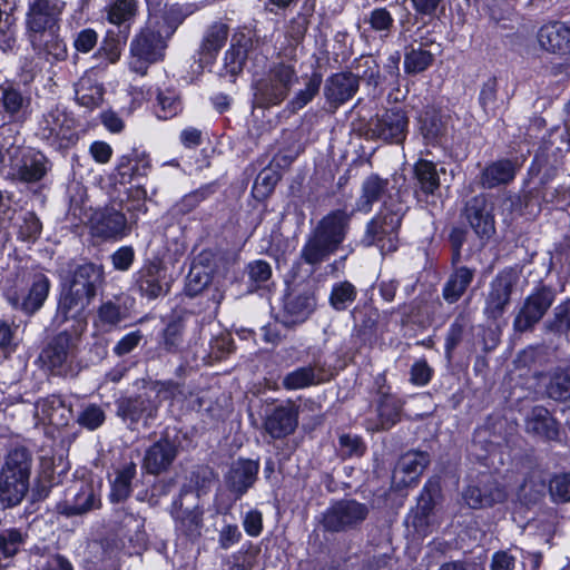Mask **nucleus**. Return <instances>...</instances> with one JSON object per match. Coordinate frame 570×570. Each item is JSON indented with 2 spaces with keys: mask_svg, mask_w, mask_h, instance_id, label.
I'll return each instance as SVG.
<instances>
[{
  "mask_svg": "<svg viewBox=\"0 0 570 570\" xmlns=\"http://www.w3.org/2000/svg\"><path fill=\"white\" fill-rule=\"evenodd\" d=\"M352 214L335 209L325 215L307 237L301 249V258L313 266L326 261L344 242Z\"/></svg>",
  "mask_w": 570,
  "mask_h": 570,
  "instance_id": "f257e3e1",
  "label": "nucleus"
},
{
  "mask_svg": "<svg viewBox=\"0 0 570 570\" xmlns=\"http://www.w3.org/2000/svg\"><path fill=\"white\" fill-rule=\"evenodd\" d=\"M298 82L297 71L291 62H273L268 70L253 81V102L258 108L279 106Z\"/></svg>",
  "mask_w": 570,
  "mask_h": 570,
  "instance_id": "f03ea898",
  "label": "nucleus"
},
{
  "mask_svg": "<svg viewBox=\"0 0 570 570\" xmlns=\"http://www.w3.org/2000/svg\"><path fill=\"white\" fill-rule=\"evenodd\" d=\"M32 459L24 448L8 453L0 470V502L12 508L22 502L29 491Z\"/></svg>",
  "mask_w": 570,
  "mask_h": 570,
  "instance_id": "7ed1b4c3",
  "label": "nucleus"
},
{
  "mask_svg": "<svg viewBox=\"0 0 570 570\" xmlns=\"http://www.w3.org/2000/svg\"><path fill=\"white\" fill-rule=\"evenodd\" d=\"M51 287L48 276L37 269H23L16 274L4 295L14 308L33 314L45 304Z\"/></svg>",
  "mask_w": 570,
  "mask_h": 570,
  "instance_id": "20e7f679",
  "label": "nucleus"
},
{
  "mask_svg": "<svg viewBox=\"0 0 570 570\" xmlns=\"http://www.w3.org/2000/svg\"><path fill=\"white\" fill-rule=\"evenodd\" d=\"M405 209L401 203H385L367 223L362 242L366 246L376 245L382 254L396 250L399 228Z\"/></svg>",
  "mask_w": 570,
  "mask_h": 570,
  "instance_id": "39448f33",
  "label": "nucleus"
},
{
  "mask_svg": "<svg viewBox=\"0 0 570 570\" xmlns=\"http://www.w3.org/2000/svg\"><path fill=\"white\" fill-rule=\"evenodd\" d=\"M6 145L8 177L22 183H38L51 169L49 159L41 151L19 144L17 138L10 144L4 141L3 146Z\"/></svg>",
  "mask_w": 570,
  "mask_h": 570,
  "instance_id": "423d86ee",
  "label": "nucleus"
},
{
  "mask_svg": "<svg viewBox=\"0 0 570 570\" xmlns=\"http://www.w3.org/2000/svg\"><path fill=\"white\" fill-rule=\"evenodd\" d=\"M167 37L149 19L147 26L132 39L130 52L134 60L131 69L144 75L148 63L163 59L167 47Z\"/></svg>",
  "mask_w": 570,
  "mask_h": 570,
  "instance_id": "0eeeda50",
  "label": "nucleus"
},
{
  "mask_svg": "<svg viewBox=\"0 0 570 570\" xmlns=\"http://www.w3.org/2000/svg\"><path fill=\"white\" fill-rule=\"evenodd\" d=\"M66 3L62 0H27L26 35L37 42L45 31L58 30Z\"/></svg>",
  "mask_w": 570,
  "mask_h": 570,
  "instance_id": "6e6552de",
  "label": "nucleus"
},
{
  "mask_svg": "<svg viewBox=\"0 0 570 570\" xmlns=\"http://www.w3.org/2000/svg\"><path fill=\"white\" fill-rule=\"evenodd\" d=\"M204 511L199 505L197 492L183 489L179 498L174 501L171 517L175 520V529L185 538L194 541L202 535Z\"/></svg>",
  "mask_w": 570,
  "mask_h": 570,
  "instance_id": "1a4fd4ad",
  "label": "nucleus"
},
{
  "mask_svg": "<svg viewBox=\"0 0 570 570\" xmlns=\"http://www.w3.org/2000/svg\"><path fill=\"white\" fill-rule=\"evenodd\" d=\"M116 414L131 431L148 428L156 419L158 403L147 394L122 396L116 401Z\"/></svg>",
  "mask_w": 570,
  "mask_h": 570,
  "instance_id": "9d476101",
  "label": "nucleus"
},
{
  "mask_svg": "<svg viewBox=\"0 0 570 570\" xmlns=\"http://www.w3.org/2000/svg\"><path fill=\"white\" fill-rule=\"evenodd\" d=\"M520 279L521 271L518 267L504 268L492 279L484 306V314L489 318L498 320L505 313Z\"/></svg>",
  "mask_w": 570,
  "mask_h": 570,
  "instance_id": "9b49d317",
  "label": "nucleus"
},
{
  "mask_svg": "<svg viewBox=\"0 0 570 570\" xmlns=\"http://www.w3.org/2000/svg\"><path fill=\"white\" fill-rule=\"evenodd\" d=\"M368 514L366 504L354 499L333 503L322 517V525L328 532H345L357 528Z\"/></svg>",
  "mask_w": 570,
  "mask_h": 570,
  "instance_id": "f8f14e48",
  "label": "nucleus"
},
{
  "mask_svg": "<svg viewBox=\"0 0 570 570\" xmlns=\"http://www.w3.org/2000/svg\"><path fill=\"white\" fill-rule=\"evenodd\" d=\"M78 334L61 332L56 335L41 353L43 364L56 375L71 371L78 351Z\"/></svg>",
  "mask_w": 570,
  "mask_h": 570,
  "instance_id": "ddd939ff",
  "label": "nucleus"
},
{
  "mask_svg": "<svg viewBox=\"0 0 570 570\" xmlns=\"http://www.w3.org/2000/svg\"><path fill=\"white\" fill-rule=\"evenodd\" d=\"M554 302V292L548 286L535 288L523 302L513 321V328L523 333L531 330L546 315Z\"/></svg>",
  "mask_w": 570,
  "mask_h": 570,
  "instance_id": "4468645a",
  "label": "nucleus"
},
{
  "mask_svg": "<svg viewBox=\"0 0 570 570\" xmlns=\"http://www.w3.org/2000/svg\"><path fill=\"white\" fill-rule=\"evenodd\" d=\"M407 126L409 118L405 111L400 107H393L372 118L367 131L372 137L400 144L405 139Z\"/></svg>",
  "mask_w": 570,
  "mask_h": 570,
  "instance_id": "2eb2a0df",
  "label": "nucleus"
},
{
  "mask_svg": "<svg viewBox=\"0 0 570 570\" xmlns=\"http://www.w3.org/2000/svg\"><path fill=\"white\" fill-rule=\"evenodd\" d=\"M390 189L389 178H382L377 174L368 175L361 184L353 213L368 214L376 203H382V206H385V203H401L391 195Z\"/></svg>",
  "mask_w": 570,
  "mask_h": 570,
  "instance_id": "dca6fc26",
  "label": "nucleus"
},
{
  "mask_svg": "<svg viewBox=\"0 0 570 570\" xmlns=\"http://www.w3.org/2000/svg\"><path fill=\"white\" fill-rule=\"evenodd\" d=\"M101 505L100 497L89 483H80L79 487L70 488L65 500L56 505L59 514L65 517L82 515Z\"/></svg>",
  "mask_w": 570,
  "mask_h": 570,
  "instance_id": "f3484780",
  "label": "nucleus"
},
{
  "mask_svg": "<svg viewBox=\"0 0 570 570\" xmlns=\"http://www.w3.org/2000/svg\"><path fill=\"white\" fill-rule=\"evenodd\" d=\"M508 493L497 480L488 476L463 491V500L471 509H485L503 503Z\"/></svg>",
  "mask_w": 570,
  "mask_h": 570,
  "instance_id": "a211bd4d",
  "label": "nucleus"
},
{
  "mask_svg": "<svg viewBox=\"0 0 570 570\" xmlns=\"http://www.w3.org/2000/svg\"><path fill=\"white\" fill-rule=\"evenodd\" d=\"M316 307L315 291L306 287L303 291H292L285 298L282 322L294 326L305 322Z\"/></svg>",
  "mask_w": 570,
  "mask_h": 570,
  "instance_id": "6ab92c4d",
  "label": "nucleus"
},
{
  "mask_svg": "<svg viewBox=\"0 0 570 570\" xmlns=\"http://www.w3.org/2000/svg\"><path fill=\"white\" fill-rule=\"evenodd\" d=\"M179 444L176 440L168 436H161L150 445L142 460V468L149 474H159L169 469L177 458Z\"/></svg>",
  "mask_w": 570,
  "mask_h": 570,
  "instance_id": "aec40b11",
  "label": "nucleus"
},
{
  "mask_svg": "<svg viewBox=\"0 0 570 570\" xmlns=\"http://www.w3.org/2000/svg\"><path fill=\"white\" fill-rule=\"evenodd\" d=\"M91 301L92 298L85 294L79 292L76 294V291L68 287L65 288L58 303L56 321L62 324L69 320H73L77 322V330L82 331L86 325L85 311Z\"/></svg>",
  "mask_w": 570,
  "mask_h": 570,
  "instance_id": "412c9836",
  "label": "nucleus"
},
{
  "mask_svg": "<svg viewBox=\"0 0 570 570\" xmlns=\"http://www.w3.org/2000/svg\"><path fill=\"white\" fill-rule=\"evenodd\" d=\"M537 39L540 48L550 53H570V22L549 21L540 27Z\"/></svg>",
  "mask_w": 570,
  "mask_h": 570,
  "instance_id": "4be33fe9",
  "label": "nucleus"
},
{
  "mask_svg": "<svg viewBox=\"0 0 570 570\" xmlns=\"http://www.w3.org/2000/svg\"><path fill=\"white\" fill-rule=\"evenodd\" d=\"M358 90V82L353 72H337L325 80L324 97L328 106L336 110L347 102Z\"/></svg>",
  "mask_w": 570,
  "mask_h": 570,
  "instance_id": "5701e85b",
  "label": "nucleus"
},
{
  "mask_svg": "<svg viewBox=\"0 0 570 570\" xmlns=\"http://www.w3.org/2000/svg\"><path fill=\"white\" fill-rule=\"evenodd\" d=\"M258 471V461L238 459L232 463L225 481L227 488L235 493L236 499H240L254 485Z\"/></svg>",
  "mask_w": 570,
  "mask_h": 570,
  "instance_id": "b1692460",
  "label": "nucleus"
},
{
  "mask_svg": "<svg viewBox=\"0 0 570 570\" xmlns=\"http://www.w3.org/2000/svg\"><path fill=\"white\" fill-rule=\"evenodd\" d=\"M524 430L528 434L543 441H554L559 438L558 421L550 411L542 405H535L527 412L524 416Z\"/></svg>",
  "mask_w": 570,
  "mask_h": 570,
  "instance_id": "393cba45",
  "label": "nucleus"
},
{
  "mask_svg": "<svg viewBox=\"0 0 570 570\" xmlns=\"http://www.w3.org/2000/svg\"><path fill=\"white\" fill-rule=\"evenodd\" d=\"M465 216L479 237L488 238L494 233L492 205L484 195H478L466 203Z\"/></svg>",
  "mask_w": 570,
  "mask_h": 570,
  "instance_id": "a878e982",
  "label": "nucleus"
},
{
  "mask_svg": "<svg viewBox=\"0 0 570 570\" xmlns=\"http://www.w3.org/2000/svg\"><path fill=\"white\" fill-rule=\"evenodd\" d=\"M429 463V453L423 451L406 452L399 459L393 471V479L399 485H411L417 481Z\"/></svg>",
  "mask_w": 570,
  "mask_h": 570,
  "instance_id": "bb28decb",
  "label": "nucleus"
},
{
  "mask_svg": "<svg viewBox=\"0 0 570 570\" xmlns=\"http://www.w3.org/2000/svg\"><path fill=\"white\" fill-rule=\"evenodd\" d=\"M71 120L60 110H52L45 115L39 127V135L42 139L51 144H58L59 147L65 142H70L75 138V132L70 126Z\"/></svg>",
  "mask_w": 570,
  "mask_h": 570,
  "instance_id": "cd10ccee",
  "label": "nucleus"
},
{
  "mask_svg": "<svg viewBox=\"0 0 570 570\" xmlns=\"http://www.w3.org/2000/svg\"><path fill=\"white\" fill-rule=\"evenodd\" d=\"M127 220L124 214L107 209L97 213L91 222V232L102 239H116L125 236Z\"/></svg>",
  "mask_w": 570,
  "mask_h": 570,
  "instance_id": "c85d7f7f",
  "label": "nucleus"
},
{
  "mask_svg": "<svg viewBox=\"0 0 570 570\" xmlns=\"http://www.w3.org/2000/svg\"><path fill=\"white\" fill-rule=\"evenodd\" d=\"M298 423V412L293 404L282 405L265 420V430L274 439L284 438L293 433Z\"/></svg>",
  "mask_w": 570,
  "mask_h": 570,
  "instance_id": "c756f323",
  "label": "nucleus"
},
{
  "mask_svg": "<svg viewBox=\"0 0 570 570\" xmlns=\"http://www.w3.org/2000/svg\"><path fill=\"white\" fill-rule=\"evenodd\" d=\"M102 282V269L92 263L78 265L72 272L68 288L85 294L91 298L96 296L97 287Z\"/></svg>",
  "mask_w": 570,
  "mask_h": 570,
  "instance_id": "7c9ffc66",
  "label": "nucleus"
},
{
  "mask_svg": "<svg viewBox=\"0 0 570 570\" xmlns=\"http://www.w3.org/2000/svg\"><path fill=\"white\" fill-rule=\"evenodd\" d=\"M327 379L328 373L325 367L320 363H314L287 373L284 376L282 384L286 390L292 391L323 383Z\"/></svg>",
  "mask_w": 570,
  "mask_h": 570,
  "instance_id": "2f4dec72",
  "label": "nucleus"
},
{
  "mask_svg": "<svg viewBox=\"0 0 570 570\" xmlns=\"http://www.w3.org/2000/svg\"><path fill=\"white\" fill-rule=\"evenodd\" d=\"M31 98L11 82L0 85V108L11 118H22L30 106Z\"/></svg>",
  "mask_w": 570,
  "mask_h": 570,
  "instance_id": "473e14b6",
  "label": "nucleus"
},
{
  "mask_svg": "<svg viewBox=\"0 0 570 570\" xmlns=\"http://www.w3.org/2000/svg\"><path fill=\"white\" fill-rule=\"evenodd\" d=\"M228 32V26L223 22H215L206 29L198 51L202 62L210 63L215 60L227 41Z\"/></svg>",
  "mask_w": 570,
  "mask_h": 570,
  "instance_id": "72a5a7b5",
  "label": "nucleus"
},
{
  "mask_svg": "<svg viewBox=\"0 0 570 570\" xmlns=\"http://www.w3.org/2000/svg\"><path fill=\"white\" fill-rule=\"evenodd\" d=\"M164 279V267L160 263L151 262L138 272L137 283L142 295L148 298H156L165 292Z\"/></svg>",
  "mask_w": 570,
  "mask_h": 570,
  "instance_id": "f704fd0d",
  "label": "nucleus"
},
{
  "mask_svg": "<svg viewBox=\"0 0 570 570\" xmlns=\"http://www.w3.org/2000/svg\"><path fill=\"white\" fill-rule=\"evenodd\" d=\"M403 407L402 401L395 395L384 394L377 405L379 422L368 425L367 429L372 431L389 430L401 417V411Z\"/></svg>",
  "mask_w": 570,
  "mask_h": 570,
  "instance_id": "c9c22d12",
  "label": "nucleus"
},
{
  "mask_svg": "<svg viewBox=\"0 0 570 570\" xmlns=\"http://www.w3.org/2000/svg\"><path fill=\"white\" fill-rule=\"evenodd\" d=\"M474 278V269L461 266L455 268L449 276L443 287V298L453 304L458 302L465 293Z\"/></svg>",
  "mask_w": 570,
  "mask_h": 570,
  "instance_id": "e433bc0d",
  "label": "nucleus"
},
{
  "mask_svg": "<svg viewBox=\"0 0 570 570\" xmlns=\"http://www.w3.org/2000/svg\"><path fill=\"white\" fill-rule=\"evenodd\" d=\"M149 168V157L145 153L132 150L131 154L121 157L117 170L121 183H129L136 177L147 176Z\"/></svg>",
  "mask_w": 570,
  "mask_h": 570,
  "instance_id": "4c0bfd02",
  "label": "nucleus"
},
{
  "mask_svg": "<svg viewBox=\"0 0 570 570\" xmlns=\"http://www.w3.org/2000/svg\"><path fill=\"white\" fill-rule=\"evenodd\" d=\"M414 175L416 179L417 196L423 194L425 196L434 195L440 188V177L436 170V165L426 159H420L414 165Z\"/></svg>",
  "mask_w": 570,
  "mask_h": 570,
  "instance_id": "58836bf2",
  "label": "nucleus"
},
{
  "mask_svg": "<svg viewBox=\"0 0 570 570\" xmlns=\"http://www.w3.org/2000/svg\"><path fill=\"white\" fill-rule=\"evenodd\" d=\"M247 59V40L242 36L240 38L232 39L229 49L225 52L223 76L235 78L239 75L245 66Z\"/></svg>",
  "mask_w": 570,
  "mask_h": 570,
  "instance_id": "ea45409f",
  "label": "nucleus"
},
{
  "mask_svg": "<svg viewBox=\"0 0 570 570\" xmlns=\"http://www.w3.org/2000/svg\"><path fill=\"white\" fill-rule=\"evenodd\" d=\"M76 99L89 109L98 107L104 99V87L90 77H81L76 85Z\"/></svg>",
  "mask_w": 570,
  "mask_h": 570,
  "instance_id": "a19ab883",
  "label": "nucleus"
},
{
  "mask_svg": "<svg viewBox=\"0 0 570 570\" xmlns=\"http://www.w3.org/2000/svg\"><path fill=\"white\" fill-rule=\"evenodd\" d=\"M515 168L510 160H499L489 165L482 173V186L493 188L508 184L514 178Z\"/></svg>",
  "mask_w": 570,
  "mask_h": 570,
  "instance_id": "79ce46f5",
  "label": "nucleus"
},
{
  "mask_svg": "<svg viewBox=\"0 0 570 570\" xmlns=\"http://www.w3.org/2000/svg\"><path fill=\"white\" fill-rule=\"evenodd\" d=\"M546 394L554 401H567L570 399V367H559L549 374L544 384Z\"/></svg>",
  "mask_w": 570,
  "mask_h": 570,
  "instance_id": "37998d69",
  "label": "nucleus"
},
{
  "mask_svg": "<svg viewBox=\"0 0 570 570\" xmlns=\"http://www.w3.org/2000/svg\"><path fill=\"white\" fill-rule=\"evenodd\" d=\"M58 30L45 31L37 42H30L33 50L52 57L55 60H65L67 58L66 43L59 38Z\"/></svg>",
  "mask_w": 570,
  "mask_h": 570,
  "instance_id": "c03bdc74",
  "label": "nucleus"
},
{
  "mask_svg": "<svg viewBox=\"0 0 570 570\" xmlns=\"http://www.w3.org/2000/svg\"><path fill=\"white\" fill-rule=\"evenodd\" d=\"M107 20L116 26L130 23L138 12L137 0H112L106 9Z\"/></svg>",
  "mask_w": 570,
  "mask_h": 570,
  "instance_id": "a18cd8bd",
  "label": "nucleus"
},
{
  "mask_svg": "<svg viewBox=\"0 0 570 570\" xmlns=\"http://www.w3.org/2000/svg\"><path fill=\"white\" fill-rule=\"evenodd\" d=\"M136 476V464L130 462L117 471L111 485L110 499L114 502L126 500L131 493V481Z\"/></svg>",
  "mask_w": 570,
  "mask_h": 570,
  "instance_id": "49530a36",
  "label": "nucleus"
},
{
  "mask_svg": "<svg viewBox=\"0 0 570 570\" xmlns=\"http://www.w3.org/2000/svg\"><path fill=\"white\" fill-rule=\"evenodd\" d=\"M353 68L356 81L364 80L367 85L376 87L380 83V66L371 56H363L354 61Z\"/></svg>",
  "mask_w": 570,
  "mask_h": 570,
  "instance_id": "de8ad7c7",
  "label": "nucleus"
},
{
  "mask_svg": "<svg viewBox=\"0 0 570 570\" xmlns=\"http://www.w3.org/2000/svg\"><path fill=\"white\" fill-rule=\"evenodd\" d=\"M356 287L347 282H340L334 284L331 295L330 304L335 311H345L356 298Z\"/></svg>",
  "mask_w": 570,
  "mask_h": 570,
  "instance_id": "09e8293b",
  "label": "nucleus"
},
{
  "mask_svg": "<svg viewBox=\"0 0 570 570\" xmlns=\"http://www.w3.org/2000/svg\"><path fill=\"white\" fill-rule=\"evenodd\" d=\"M281 179V173L273 168V166H268L261 170L257 175L254 186L253 194L257 199H264L269 196L277 183Z\"/></svg>",
  "mask_w": 570,
  "mask_h": 570,
  "instance_id": "8fccbe9b",
  "label": "nucleus"
},
{
  "mask_svg": "<svg viewBox=\"0 0 570 570\" xmlns=\"http://www.w3.org/2000/svg\"><path fill=\"white\" fill-rule=\"evenodd\" d=\"M28 533L20 529L9 528L0 532V552L4 557H13L24 544Z\"/></svg>",
  "mask_w": 570,
  "mask_h": 570,
  "instance_id": "3c124183",
  "label": "nucleus"
},
{
  "mask_svg": "<svg viewBox=\"0 0 570 570\" xmlns=\"http://www.w3.org/2000/svg\"><path fill=\"white\" fill-rule=\"evenodd\" d=\"M364 21L373 31L379 32L381 38L389 37L394 27V19L386 8H375Z\"/></svg>",
  "mask_w": 570,
  "mask_h": 570,
  "instance_id": "603ef678",
  "label": "nucleus"
},
{
  "mask_svg": "<svg viewBox=\"0 0 570 570\" xmlns=\"http://www.w3.org/2000/svg\"><path fill=\"white\" fill-rule=\"evenodd\" d=\"M433 55L424 49H411L404 57V70L415 75L426 70L433 62Z\"/></svg>",
  "mask_w": 570,
  "mask_h": 570,
  "instance_id": "864d4df0",
  "label": "nucleus"
},
{
  "mask_svg": "<svg viewBox=\"0 0 570 570\" xmlns=\"http://www.w3.org/2000/svg\"><path fill=\"white\" fill-rule=\"evenodd\" d=\"M149 19L169 39L183 23L185 16L179 8L171 7L161 17L154 16Z\"/></svg>",
  "mask_w": 570,
  "mask_h": 570,
  "instance_id": "5fc2aeb1",
  "label": "nucleus"
},
{
  "mask_svg": "<svg viewBox=\"0 0 570 570\" xmlns=\"http://www.w3.org/2000/svg\"><path fill=\"white\" fill-rule=\"evenodd\" d=\"M210 274L203 267L194 265L186 278L185 292L194 297L200 294L210 283Z\"/></svg>",
  "mask_w": 570,
  "mask_h": 570,
  "instance_id": "6e6d98bb",
  "label": "nucleus"
},
{
  "mask_svg": "<svg viewBox=\"0 0 570 570\" xmlns=\"http://www.w3.org/2000/svg\"><path fill=\"white\" fill-rule=\"evenodd\" d=\"M321 83V75L313 73L308 79L305 88L299 90L289 101L291 109L293 111H296L305 107L317 95Z\"/></svg>",
  "mask_w": 570,
  "mask_h": 570,
  "instance_id": "4d7b16f0",
  "label": "nucleus"
},
{
  "mask_svg": "<svg viewBox=\"0 0 570 570\" xmlns=\"http://www.w3.org/2000/svg\"><path fill=\"white\" fill-rule=\"evenodd\" d=\"M421 122V130L426 140L434 141L445 131L444 124L435 111H426Z\"/></svg>",
  "mask_w": 570,
  "mask_h": 570,
  "instance_id": "13d9d810",
  "label": "nucleus"
},
{
  "mask_svg": "<svg viewBox=\"0 0 570 570\" xmlns=\"http://www.w3.org/2000/svg\"><path fill=\"white\" fill-rule=\"evenodd\" d=\"M42 225L33 213H26L18 226V237L24 242H35L40 233Z\"/></svg>",
  "mask_w": 570,
  "mask_h": 570,
  "instance_id": "bf43d9fd",
  "label": "nucleus"
},
{
  "mask_svg": "<svg viewBox=\"0 0 570 570\" xmlns=\"http://www.w3.org/2000/svg\"><path fill=\"white\" fill-rule=\"evenodd\" d=\"M246 272L249 282L256 288L261 287L272 277V267L266 261L263 259L250 262L246 267Z\"/></svg>",
  "mask_w": 570,
  "mask_h": 570,
  "instance_id": "052dcab7",
  "label": "nucleus"
},
{
  "mask_svg": "<svg viewBox=\"0 0 570 570\" xmlns=\"http://www.w3.org/2000/svg\"><path fill=\"white\" fill-rule=\"evenodd\" d=\"M105 412L99 405L96 404L86 406L77 419L81 426L91 431L98 429L105 422Z\"/></svg>",
  "mask_w": 570,
  "mask_h": 570,
  "instance_id": "680f3d73",
  "label": "nucleus"
},
{
  "mask_svg": "<svg viewBox=\"0 0 570 570\" xmlns=\"http://www.w3.org/2000/svg\"><path fill=\"white\" fill-rule=\"evenodd\" d=\"M158 109L157 117L160 119H169L177 115L180 109V102L174 94L159 92L157 96Z\"/></svg>",
  "mask_w": 570,
  "mask_h": 570,
  "instance_id": "e2e57ef3",
  "label": "nucleus"
},
{
  "mask_svg": "<svg viewBox=\"0 0 570 570\" xmlns=\"http://www.w3.org/2000/svg\"><path fill=\"white\" fill-rule=\"evenodd\" d=\"M550 494L556 502L570 501V473L556 475L549 485Z\"/></svg>",
  "mask_w": 570,
  "mask_h": 570,
  "instance_id": "0e129e2a",
  "label": "nucleus"
},
{
  "mask_svg": "<svg viewBox=\"0 0 570 570\" xmlns=\"http://www.w3.org/2000/svg\"><path fill=\"white\" fill-rule=\"evenodd\" d=\"M440 488L436 482H428L423 488L421 495L417 501V505L415 508V512H420L423 514L432 515V511L434 508V498L439 493Z\"/></svg>",
  "mask_w": 570,
  "mask_h": 570,
  "instance_id": "69168bd1",
  "label": "nucleus"
},
{
  "mask_svg": "<svg viewBox=\"0 0 570 570\" xmlns=\"http://www.w3.org/2000/svg\"><path fill=\"white\" fill-rule=\"evenodd\" d=\"M98 318L104 325L115 326L125 318V313L119 305L108 301L99 307Z\"/></svg>",
  "mask_w": 570,
  "mask_h": 570,
  "instance_id": "338daca9",
  "label": "nucleus"
},
{
  "mask_svg": "<svg viewBox=\"0 0 570 570\" xmlns=\"http://www.w3.org/2000/svg\"><path fill=\"white\" fill-rule=\"evenodd\" d=\"M144 340L140 330H136L122 336L114 346L112 351L117 356H124L131 353Z\"/></svg>",
  "mask_w": 570,
  "mask_h": 570,
  "instance_id": "774afa93",
  "label": "nucleus"
}]
</instances>
